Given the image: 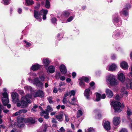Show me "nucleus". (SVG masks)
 I'll list each match as a JSON object with an SVG mask.
<instances>
[{"mask_svg": "<svg viewBox=\"0 0 132 132\" xmlns=\"http://www.w3.org/2000/svg\"><path fill=\"white\" fill-rule=\"evenodd\" d=\"M120 19V18L117 16H116L115 17L114 16V18L113 19V23L114 24L118 23L119 20Z\"/></svg>", "mask_w": 132, "mask_h": 132, "instance_id": "obj_27", "label": "nucleus"}, {"mask_svg": "<svg viewBox=\"0 0 132 132\" xmlns=\"http://www.w3.org/2000/svg\"><path fill=\"white\" fill-rule=\"evenodd\" d=\"M111 104L113 106L115 112H120L122 111L121 103L120 102L113 101Z\"/></svg>", "mask_w": 132, "mask_h": 132, "instance_id": "obj_1", "label": "nucleus"}, {"mask_svg": "<svg viewBox=\"0 0 132 132\" xmlns=\"http://www.w3.org/2000/svg\"><path fill=\"white\" fill-rule=\"evenodd\" d=\"M53 92L55 93H56L57 92V89L56 88H54Z\"/></svg>", "mask_w": 132, "mask_h": 132, "instance_id": "obj_62", "label": "nucleus"}, {"mask_svg": "<svg viewBox=\"0 0 132 132\" xmlns=\"http://www.w3.org/2000/svg\"><path fill=\"white\" fill-rule=\"evenodd\" d=\"M53 110V109L50 106L48 105L47 107V109H46V111L48 112L52 111Z\"/></svg>", "mask_w": 132, "mask_h": 132, "instance_id": "obj_34", "label": "nucleus"}, {"mask_svg": "<svg viewBox=\"0 0 132 132\" xmlns=\"http://www.w3.org/2000/svg\"><path fill=\"white\" fill-rule=\"evenodd\" d=\"M46 111H45L43 110L42 111V112H40V114L41 116H44V114H46L47 113Z\"/></svg>", "mask_w": 132, "mask_h": 132, "instance_id": "obj_44", "label": "nucleus"}, {"mask_svg": "<svg viewBox=\"0 0 132 132\" xmlns=\"http://www.w3.org/2000/svg\"><path fill=\"white\" fill-rule=\"evenodd\" d=\"M90 89L88 88L86 89L84 92V94L85 96L86 97L87 99H90L89 97L90 92Z\"/></svg>", "mask_w": 132, "mask_h": 132, "instance_id": "obj_19", "label": "nucleus"}, {"mask_svg": "<svg viewBox=\"0 0 132 132\" xmlns=\"http://www.w3.org/2000/svg\"><path fill=\"white\" fill-rule=\"evenodd\" d=\"M4 2V4L6 5H9L10 3V0H2Z\"/></svg>", "mask_w": 132, "mask_h": 132, "instance_id": "obj_35", "label": "nucleus"}, {"mask_svg": "<svg viewBox=\"0 0 132 132\" xmlns=\"http://www.w3.org/2000/svg\"><path fill=\"white\" fill-rule=\"evenodd\" d=\"M33 84L37 87L39 88L40 89H42L43 88V83L39 80L38 78H36L34 79Z\"/></svg>", "mask_w": 132, "mask_h": 132, "instance_id": "obj_3", "label": "nucleus"}, {"mask_svg": "<svg viewBox=\"0 0 132 132\" xmlns=\"http://www.w3.org/2000/svg\"><path fill=\"white\" fill-rule=\"evenodd\" d=\"M79 85L81 87H84L85 86V84L84 81L82 78H80L79 79Z\"/></svg>", "mask_w": 132, "mask_h": 132, "instance_id": "obj_24", "label": "nucleus"}, {"mask_svg": "<svg viewBox=\"0 0 132 132\" xmlns=\"http://www.w3.org/2000/svg\"><path fill=\"white\" fill-rule=\"evenodd\" d=\"M40 4L38 2L37 3V5L36 6L34 7V9L35 10H38L40 8Z\"/></svg>", "mask_w": 132, "mask_h": 132, "instance_id": "obj_38", "label": "nucleus"}, {"mask_svg": "<svg viewBox=\"0 0 132 132\" xmlns=\"http://www.w3.org/2000/svg\"><path fill=\"white\" fill-rule=\"evenodd\" d=\"M27 111V110L25 109H22L19 110V112H20V114L22 113H26Z\"/></svg>", "mask_w": 132, "mask_h": 132, "instance_id": "obj_43", "label": "nucleus"}, {"mask_svg": "<svg viewBox=\"0 0 132 132\" xmlns=\"http://www.w3.org/2000/svg\"><path fill=\"white\" fill-rule=\"evenodd\" d=\"M70 13L69 12V10H66L64 11L62 13L63 15L65 18H68L69 16Z\"/></svg>", "mask_w": 132, "mask_h": 132, "instance_id": "obj_26", "label": "nucleus"}, {"mask_svg": "<svg viewBox=\"0 0 132 132\" xmlns=\"http://www.w3.org/2000/svg\"><path fill=\"white\" fill-rule=\"evenodd\" d=\"M9 100H7L6 101H3L2 103L3 105L4 106H6L9 109L11 107V105L10 104H8V103H9Z\"/></svg>", "mask_w": 132, "mask_h": 132, "instance_id": "obj_25", "label": "nucleus"}, {"mask_svg": "<svg viewBox=\"0 0 132 132\" xmlns=\"http://www.w3.org/2000/svg\"><path fill=\"white\" fill-rule=\"evenodd\" d=\"M42 62L45 68L47 69V68L50 63V62L49 59L48 58L44 59L42 60Z\"/></svg>", "mask_w": 132, "mask_h": 132, "instance_id": "obj_6", "label": "nucleus"}, {"mask_svg": "<svg viewBox=\"0 0 132 132\" xmlns=\"http://www.w3.org/2000/svg\"><path fill=\"white\" fill-rule=\"evenodd\" d=\"M105 93L107 96L109 98H112L113 94L112 92L108 88L106 89Z\"/></svg>", "mask_w": 132, "mask_h": 132, "instance_id": "obj_15", "label": "nucleus"}, {"mask_svg": "<svg viewBox=\"0 0 132 132\" xmlns=\"http://www.w3.org/2000/svg\"><path fill=\"white\" fill-rule=\"evenodd\" d=\"M103 126L104 128L107 131H108L110 129V123L108 121H105L104 122Z\"/></svg>", "mask_w": 132, "mask_h": 132, "instance_id": "obj_9", "label": "nucleus"}, {"mask_svg": "<svg viewBox=\"0 0 132 132\" xmlns=\"http://www.w3.org/2000/svg\"><path fill=\"white\" fill-rule=\"evenodd\" d=\"M61 76V74L60 72H58L56 75L55 77L57 79L59 78Z\"/></svg>", "mask_w": 132, "mask_h": 132, "instance_id": "obj_46", "label": "nucleus"}, {"mask_svg": "<svg viewBox=\"0 0 132 132\" xmlns=\"http://www.w3.org/2000/svg\"><path fill=\"white\" fill-rule=\"evenodd\" d=\"M55 118L59 121H62L63 119V114H59L56 115L55 116Z\"/></svg>", "mask_w": 132, "mask_h": 132, "instance_id": "obj_23", "label": "nucleus"}, {"mask_svg": "<svg viewBox=\"0 0 132 132\" xmlns=\"http://www.w3.org/2000/svg\"><path fill=\"white\" fill-rule=\"evenodd\" d=\"M48 115L49 114L48 113H46V115H44V117L46 119H48L49 118V117L48 116Z\"/></svg>", "mask_w": 132, "mask_h": 132, "instance_id": "obj_55", "label": "nucleus"}, {"mask_svg": "<svg viewBox=\"0 0 132 132\" xmlns=\"http://www.w3.org/2000/svg\"><path fill=\"white\" fill-rule=\"evenodd\" d=\"M41 15H42V14L40 13V11L39 12L36 10H34V16L35 18L37 19L40 18Z\"/></svg>", "mask_w": 132, "mask_h": 132, "instance_id": "obj_11", "label": "nucleus"}, {"mask_svg": "<svg viewBox=\"0 0 132 132\" xmlns=\"http://www.w3.org/2000/svg\"><path fill=\"white\" fill-rule=\"evenodd\" d=\"M52 123H56L57 122V121H56V119L54 118H53L52 119Z\"/></svg>", "mask_w": 132, "mask_h": 132, "instance_id": "obj_58", "label": "nucleus"}, {"mask_svg": "<svg viewBox=\"0 0 132 132\" xmlns=\"http://www.w3.org/2000/svg\"><path fill=\"white\" fill-rule=\"evenodd\" d=\"M120 132H128V131L126 129L123 128L122 129Z\"/></svg>", "mask_w": 132, "mask_h": 132, "instance_id": "obj_54", "label": "nucleus"}, {"mask_svg": "<svg viewBox=\"0 0 132 132\" xmlns=\"http://www.w3.org/2000/svg\"><path fill=\"white\" fill-rule=\"evenodd\" d=\"M60 70L62 74H65L67 73V70L65 66L63 64H62L60 67Z\"/></svg>", "mask_w": 132, "mask_h": 132, "instance_id": "obj_12", "label": "nucleus"}, {"mask_svg": "<svg viewBox=\"0 0 132 132\" xmlns=\"http://www.w3.org/2000/svg\"><path fill=\"white\" fill-rule=\"evenodd\" d=\"M40 13L42 14L43 19L45 20L46 19V15L48 13V10H44L43 9L40 10Z\"/></svg>", "mask_w": 132, "mask_h": 132, "instance_id": "obj_17", "label": "nucleus"}, {"mask_svg": "<svg viewBox=\"0 0 132 132\" xmlns=\"http://www.w3.org/2000/svg\"><path fill=\"white\" fill-rule=\"evenodd\" d=\"M2 95L3 97H2L1 98V100L2 102L4 101H7V100H9L8 98V94L6 92H4L3 93H2Z\"/></svg>", "mask_w": 132, "mask_h": 132, "instance_id": "obj_16", "label": "nucleus"}, {"mask_svg": "<svg viewBox=\"0 0 132 132\" xmlns=\"http://www.w3.org/2000/svg\"><path fill=\"white\" fill-rule=\"evenodd\" d=\"M44 94L43 91L40 89H39L35 93L34 97H39L40 98H43L44 96Z\"/></svg>", "mask_w": 132, "mask_h": 132, "instance_id": "obj_5", "label": "nucleus"}, {"mask_svg": "<svg viewBox=\"0 0 132 132\" xmlns=\"http://www.w3.org/2000/svg\"><path fill=\"white\" fill-rule=\"evenodd\" d=\"M96 101H99L101 98V94L99 93H96Z\"/></svg>", "mask_w": 132, "mask_h": 132, "instance_id": "obj_29", "label": "nucleus"}, {"mask_svg": "<svg viewBox=\"0 0 132 132\" xmlns=\"http://www.w3.org/2000/svg\"><path fill=\"white\" fill-rule=\"evenodd\" d=\"M72 78H74L76 76V73L75 72H73L72 74Z\"/></svg>", "mask_w": 132, "mask_h": 132, "instance_id": "obj_52", "label": "nucleus"}, {"mask_svg": "<svg viewBox=\"0 0 132 132\" xmlns=\"http://www.w3.org/2000/svg\"><path fill=\"white\" fill-rule=\"evenodd\" d=\"M26 97H22L21 99L20 103L22 104V108H24L28 106L27 102L26 101Z\"/></svg>", "mask_w": 132, "mask_h": 132, "instance_id": "obj_7", "label": "nucleus"}, {"mask_svg": "<svg viewBox=\"0 0 132 132\" xmlns=\"http://www.w3.org/2000/svg\"><path fill=\"white\" fill-rule=\"evenodd\" d=\"M70 94V93H68V92H67V93L66 92L65 94H64L63 97L64 98L63 100V103H64V100H65V101H66L65 98L69 96Z\"/></svg>", "mask_w": 132, "mask_h": 132, "instance_id": "obj_33", "label": "nucleus"}, {"mask_svg": "<svg viewBox=\"0 0 132 132\" xmlns=\"http://www.w3.org/2000/svg\"><path fill=\"white\" fill-rule=\"evenodd\" d=\"M75 92L74 90H72L70 92V95H73L74 96L75 95Z\"/></svg>", "mask_w": 132, "mask_h": 132, "instance_id": "obj_51", "label": "nucleus"}, {"mask_svg": "<svg viewBox=\"0 0 132 132\" xmlns=\"http://www.w3.org/2000/svg\"><path fill=\"white\" fill-rule=\"evenodd\" d=\"M81 78H82L83 80L86 82H88L89 81L88 78L87 77H82Z\"/></svg>", "mask_w": 132, "mask_h": 132, "instance_id": "obj_37", "label": "nucleus"}, {"mask_svg": "<svg viewBox=\"0 0 132 132\" xmlns=\"http://www.w3.org/2000/svg\"><path fill=\"white\" fill-rule=\"evenodd\" d=\"M117 67V66L115 64L112 63L109 66L108 70L111 71H114L116 70Z\"/></svg>", "mask_w": 132, "mask_h": 132, "instance_id": "obj_20", "label": "nucleus"}, {"mask_svg": "<svg viewBox=\"0 0 132 132\" xmlns=\"http://www.w3.org/2000/svg\"><path fill=\"white\" fill-rule=\"evenodd\" d=\"M25 2L28 6L32 5L34 3V2L32 0H25Z\"/></svg>", "mask_w": 132, "mask_h": 132, "instance_id": "obj_28", "label": "nucleus"}, {"mask_svg": "<svg viewBox=\"0 0 132 132\" xmlns=\"http://www.w3.org/2000/svg\"><path fill=\"white\" fill-rule=\"evenodd\" d=\"M52 99V97L51 96H49L47 97V100L49 102L50 104L52 103H53Z\"/></svg>", "mask_w": 132, "mask_h": 132, "instance_id": "obj_39", "label": "nucleus"}, {"mask_svg": "<svg viewBox=\"0 0 132 132\" xmlns=\"http://www.w3.org/2000/svg\"><path fill=\"white\" fill-rule=\"evenodd\" d=\"M106 97V95L105 94H104L102 95L101 97V98L102 99H104Z\"/></svg>", "mask_w": 132, "mask_h": 132, "instance_id": "obj_63", "label": "nucleus"}, {"mask_svg": "<svg viewBox=\"0 0 132 132\" xmlns=\"http://www.w3.org/2000/svg\"><path fill=\"white\" fill-rule=\"evenodd\" d=\"M111 59L112 60H114L116 59V56L115 54H113L111 56Z\"/></svg>", "mask_w": 132, "mask_h": 132, "instance_id": "obj_53", "label": "nucleus"}, {"mask_svg": "<svg viewBox=\"0 0 132 132\" xmlns=\"http://www.w3.org/2000/svg\"><path fill=\"white\" fill-rule=\"evenodd\" d=\"M120 35V33L119 32H118L114 36L116 37H119Z\"/></svg>", "mask_w": 132, "mask_h": 132, "instance_id": "obj_56", "label": "nucleus"}, {"mask_svg": "<svg viewBox=\"0 0 132 132\" xmlns=\"http://www.w3.org/2000/svg\"><path fill=\"white\" fill-rule=\"evenodd\" d=\"M66 81L68 83L70 82L71 81V79L69 78H67L66 80Z\"/></svg>", "mask_w": 132, "mask_h": 132, "instance_id": "obj_60", "label": "nucleus"}, {"mask_svg": "<svg viewBox=\"0 0 132 132\" xmlns=\"http://www.w3.org/2000/svg\"><path fill=\"white\" fill-rule=\"evenodd\" d=\"M11 96L12 101L15 100L16 99L17 101L19 100L18 97L19 96L17 93L15 92L12 93L11 95Z\"/></svg>", "mask_w": 132, "mask_h": 132, "instance_id": "obj_22", "label": "nucleus"}, {"mask_svg": "<svg viewBox=\"0 0 132 132\" xmlns=\"http://www.w3.org/2000/svg\"><path fill=\"white\" fill-rule=\"evenodd\" d=\"M118 79L121 82H123L125 80V78L124 74L122 73H120L118 74Z\"/></svg>", "mask_w": 132, "mask_h": 132, "instance_id": "obj_14", "label": "nucleus"}, {"mask_svg": "<svg viewBox=\"0 0 132 132\" xmlns=\"http://www.w3.org/2000/svg\"><path fill=\"white\" fill-rule=\"evenodd\" d=\"M95 113H97V116H95V118L97 119H100L102 117V115L100 112V110L98 109H95L93 111Z\"/></svg>", "mask_w": 132, "mask_h": 132, "instance_id": "obj_10", "label": "nucleus"}, {"mask_svg": "<svg viewBox=\"0 0 132 132\" xmlns=\"http://www.w3.org/2000/svg\"><path fill=\"white\" fill-rule=\"evenodd\" d=\"M65 121L68 122L69 121V118H68V116L66 115H65Z\"/></svg>", "mask_w": 132, "mask_h": 132, "instance_id": "obj_50", "label": "nucleus"}, {"mask_svg": "<svg viewBox=\"0 0 132 132\" xmlns=\"http://www.w3.org/2000/svg\"><path fill=\"white\" fill-rule=\"evenodd\" d=\"M47 70V72H49L50 73H53L54 72L55 68V67L53 65H50L48 67Z\"/></svg>", "mask_w": 132, "mask_h": 132, "instance_id": "obj_21", "label": "nucleus"}, {"mask_svg": "<svg viewBox=\"0 0 132 132\" xmlns=\"http://www.w3.org/2000/svg\"><path fill=\"white\" fill-rule=\"evenodd\" d=\"M38 121L39 122L41 123L43 121V119L42 118H40L38 119Z\"/></svg>", "mask_w": 132, "mask_h": 132, "instance_id": "obj_64", "label": "nucleus"}, {"mask_svg": "<svg viewBox=\"0 0 132 132\" xmlns=\"http://www.w3.org/2000/svg\"><path fill=\"white\" fill-rule=\"evenodd\" d=\"M129 84L130 89L132 90V81L129 80Z\"/></svg>", "mask_w": 132, "mask_h": 132, "instance_id": "obj_49", "label": "nucleus"}, {"mask_svg": "<svg viewBox=\"0 0 132 132\" xmlns=\"http://www.w3.org/2000/svg\"><path fill=\"white\" fill-rule=\"evenodd\" d=\"M82 114L83 113L82 111L79 110L77 112L76 117L77 118H79L82 115Z\"/></svg>", "mask_w": 132, "mask_h": 132, "instance_id": "obj_31", "label": "nucleus"}, {"mask_svg": "<svg viewBox=\"0 0 132 132\" xmlns=\"http://www.w3.org/2000/svg\"><path fill=\"white\" fill-rule=\"evenodd\" d=\"M115 99L116 100L119 101L120 100L121 97L119 95H117L115 97Z\"/></svg>", "mask_w": 132, "mask_h": 132, "instance_id": "obj_45", "label": "nucleus"}, {"mask_svg": "<svg viewBox=\"0 0 132 132\" xmlns=\"http://www.w3.org/2000/svg\"><path fill=\"white\" fill-rule=\"evenodd\" d=\"M127 113L128 117H129L130 116V115H131L132 114V112L131 111V110H130L128 108H127Z\"/></svg>", "mask_w": 132, "mask_h": 132, "instance_id": "obj_32", "label": "nucleus"}, {"mask_svg": "<svg viewBox=\"0 0 132 132\" xmlns=\"http://www.w3.org/2000/svg\"><path fill=\"white\" fill-rule=\"evenodd\" d=\"M121 68L124 70H127L128 68V63L125 61H122L120 64Z\"/></svg>", "mask_w": 132, "mask_h": 132, "instance_id": "obj_13", "label": "nucleus"}, {"mask_svg": "<svg viewBox=\"0 0 132 132\" xmlns=\"http://www.w3.org/2000/svg\"><path fill=\"white\" fill-rule=\"evenodd\" d=\"M60 78V80L62 81L64 80L65 79V77L64 76H61Z\"/></svg>", "mask_w": 132, "mask_h": 132, "instance_id": "obj_59", "label": "nucleus"}, {"mask_svg": "<svg viewBox=\"0 0 132 132\" xmlns=\"http://www.w3.org/2000/svg\"><path fill=\"white\" fill-rule=\"evenodd\" d=\"M107 80L109 82L110 85L111 86H114L118 84L117 80L115 78L114 76L112 75H110L108 76Z\"/></svg>", "mask_w": 132, "mask_h": 132, "instance_id": "obj_2", "label": "nucleus"}, {"mask_svg": "<svg viewBox=\"0 0 132 132\" xmlns=\"http://www.w3.org/2000/svg\"><path fill=\"white\" fill-rule=\"evenodd\" d=\"M24 119V121L25 123H28L30 124H34L35 123V121L34 118L30 117L27 118H23Z\"/></svg>", "mask_w": 132, "mask_h": 132, "instance_id": "obj_4", "label": "nucleus"}, {"mask_svg": "<svg viewBox=\"0 0 132 132\" xmlns=\"http://www.w3.org/2000/svg\"><path fill=\"white\" fill-rule=\"evenodd\" d=\"M23 42L26 44L25 45L26 47H29L31 46V44L28 42H27L26 40H24Z\"/></svg>", "mask_w": 132, "mask_h": 132, "instance_id": "obj_36", "label": "nucleus"}, {"mask_svg": "<svg viewBox=\"0 0 132 132\" xmlns=\"http://www.w3.org/2000/svg\"><path fill=\"white\" fill-rule=\"evenodd\" d=\"M39 78L41 81H44L45 80V77L44 76L42 75L40 76H39Z\"/></svg>", "mask_w": 132, "mask_h": 132, "instance_id": "obj_47", "label": "nucleus"}, {"mask_svg": "<svg viewBox=\"0 0 132 132\" xmlns=\"http://www.w3.org/2000/svg\"><path fill=\"white\" fill-rule=\"evenodd\" d=\"M122 13L123 15L126 16H127L128 15V13L127 11L124 10H122Z\"/></svg>", "mask_w": 132, "mask_h": 132, "instance_id": "obj_40", "label": "nucleus"}, {"mask_svg": "<svg viewBox=\"0 0 132 132\" xmlns=\"http://www.w3.org/2000/svg\"><path fill=\"white\" fill-rule=\"evenodd\" d=\"M90 86L91 87H93L95 85V83L94 81H92L89 84Z\"/></svg>", "mask_w": 132, "mask_h": 132, "instance_id": "obj_57", "label": "nucleus"}, {"mask_svg": "<svg viewBox=\"0 0 132 132\" xmlns=\"http://www.w3.org/2000/svg\"><path fill=\"white\" fill-rule=\"evenodd\" d=\"M18 12L19 14H20L22 12V10L21 8H19L18 10Z\"/></svg>", "mask_w": 132, "mask_h": 132, "instance_id": "obj_61", "label": "nucleus"}, {"mask_svg": "<svg viewBox=\"0 0 132 132\" xmlns=\"http://www.w3.org/2000/svg\"><path fill=\"white\" fill-rule=\"evenodd\" d=\"M41 65L38 64L33 65L31 67V69L33 71H36L39 70L40 68Z\"/></svg>", "mask_w": 132, "mask_h": 132, "instance_id": "obj_18", "label": "nucleus"}, {"mask_svg": "<svg viewBox=\"0 0 132 132\" xmlns=\"http://www.w3.org/2000/svg\"><path fill=\"white\" fill-rule=\"evenodd\" d=\"M73 19V16H71L67 20L68 22H70Z\"/></svg>", "mask_w": 132, "mask_h": 132, "instance_id": "obj_48", "label": "nucleus"}, {"mask_svg": "<svg viewBox=\"0 0 132 132\" xmlns=\"http://www.w3.org/2000/svg\"><path fill=\"white\" fill-rule=\"evenodd\" d=\"M51 20L52 23L55 24V23H56V22L57 20V19L55 17L52 18Z\"/></svg>", "mask_w": 132, "mask_h": 132, "instance_id": "obj_42", "label": "nucleus"}, {"mask_svg": "<svg viewBox=\"0 0 132 132\" xmlns=\"http://www.w3.org/2000/svg\"><path fill=\"white\" fill-rule=\"evenodd\" d=\"M45 7L47 9H49L50 7V3L49 0H46L45 1Z\"/></svg>", "mask_w": 132, "mask_h": 132, "instance_id": "obj_30", "label": "nucleus"}, {"mask_svg": "<svg viewBox=\"0 0 132 132\" xmlns=\"http://www.w3.org/2000/svg\"><path fill=\"white\" fill-rule=\"evenodd\" d=\"M120 122V117H114L113 118V123L115 126L118 125Z\"/></svg>", "mask_w": 132, "mask_h": 132, "instance_id": "obj_8", "label": "nucleus"}, {"mask_svg": "<svg viewBox=\"0 0 132 132\" xmlns=\"http://www.w3.org/2000/svg\"><path fill=\"white\" fill-rule=\"evenodd\" d=\"M20 114V112H19V110L18 112H16L14 114H13L12 116L13 117L17 116Z\"/></svg>", "mask_w": 132, "mask_h": 132, "instance_id": "obj_41", "label": "nucleus"}]
</instances>
